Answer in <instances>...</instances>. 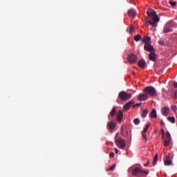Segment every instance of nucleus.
Masks as SVG:
<instances>
[{"label": "nucleus", "instance_id": "1", "mask_svg": "<svg viewBox=\"0 0 177 177\" xmlns=\"http://www.w3.org/2000/svg\"><path fill=\"white\" fill-rule=\"evenodd\" d=\"M148 16L151 17L153 21H149V17L145 18V24L147 26H152V27H157V23L160 21V17L157 15V12L154 10L150 8L147 12Z\"/></svg>", "mask_w": 177, "mask_h": 177}, {"label": "nucleus", "instance_id": "2", "mask_svg": "<svg viewBox=\"0 0 177 177\" xmlns=\"http://www.w3.org/2000/svg\"><path fill=\"white\" fill-rule=\"evenodd\" d=\"M115 144L118 147H119V149H125V140H124L122 138L120 137V133H117L115 136Z\"/></svg>", "mask_w": 177, "mask_h": 177}, {"label": "nucleus", "instance_id": "3", "mask_svg": "<svg viewBox=\"0 0 177 177\" xmlns=\"http://www.w3.org/2000/svg\"><path fill=\"white\" fill-rule=\"evenodd\" d=\"M131 173L133 176L140 177L143 175H149V171L145 170H142L140 167H134L131 169Z\"/></svg>", "mask_w": 177, "mask_h": 177}, {"label": "nucleus", "instance_id": "4", "mask_svg": "<svg viewBox=\"0 0 177 177\" xmlns=\"http://www.w3.org/2000/svg\"><path fill=\"white\" fill-rule=\"evenodd\" d=\"M143 92L146 93L147 96H150L151 97L157 95V91L154 87L151 86H148L145 87L143 90Z\"/></svg>", "mask_w": 177, "mask_h": 177}, {"label": "nucleus", "instance_id": "5", "mask_svg": "<svg viewBox=\"0 0 177 177\" xmlns=\"http://www.w3.org/2000/svg\"><path fill=\"white\" fill-rule=\"evenodd\" d=\"M118 97H120L121 100H129V99L132 97V94L127 93L125 91H121L119 93Z\"/></svg>", "mask_w": 177, "mask_h": 177}, {"label": "nucleus", "instance_id": "6", "mask_svg": "<svg viewBox=\"0 0 177 177\" xmlns=\"http://www.w3.org/2000/svg\"><path fill=\"white\" fill-rule=\"evenodd\" d=\"M163 138V143L165 145V146L168 147L169 146V145H171V133H169V131H167L166 133V137L164 138Z\"/></svg>", "mask_w": 177, "mask_h": 177}, {"label": "nucleus", "instance_id": "7", "mask_svg": "<svg viewBox=\"0 0 177 177\" xmlns=\"http://www.w3.org/2000/svg\"><path fill=\"white\" fill-rule=\"evenodd\" d=\"M149 128H150V123H147L146 124L145 127L144 128V129L142 132V136L143 139H145V142L149 140V139H147V137L146 136V133H147V131H149Z\"/></svg>", "mask_w": 177, "mask_h": 177}, {"label": "nucleus", "instance_id": "8", "mask_svg": "<svg viewBox=\"0 0 177 177\" xmlns=\"http://www.w3.org/2000/svg\"><path fill=\"white\" fill-rule=\"evenodd\" d=\"M127 60H128L129 63L132 64L133 63H136V62L138 60V57L135 54H131L128 56Z\"/></svg>", "mask_w": 177, "mask_h": 177}, {"label": "nucleus", "instance_id": "9", "mask_svg": "<svg viewBox=\"0 0 177 177\" xmlns=\"http://www.w3.org/2000/svg\"><path fill=\"white\" fill-rule=\"evenodd\" d=\"M122 118H124V111L120 110L116 113L115 120L117 122H121V121H122Z\"/></svg>", "mask_w": 177, "mask_h": 177}, {"label": "nucleus", "instance_id": "10", "mask_svg": "<svg viewBox=\"0 0 177 177\" xmlns=\"http://www.w3.org/2000/svg\"><path fill=\"white\" fill-rule=\"evenodd\" d=\"M144 49L147 50V52H154V47H153L150 43H146L144 46Z\"/></svg>", "mask_w": 177, "mask_h": 177}, {"label": "nucleus", "instance_id": "11", "mask_svg": "<svg viewBox=\"0 0 177 177\" xmlns=\"http://www.w3.org/2000/svg\"><path fill=\"white\" fill-rule=\"evenodd\" d=\"M147 99H149V95H147L146 93L140 94L138 97V100H139V102H145V100H147Z\"/></svg>", "mask_w": 177, "mask_h": 177}, {"label": "nucleus", "instance_id": "12", "mask_svg": "<svg viewBox=\"0 0 177 177\" xmlns=\"http://www.w3.org/2000/svg\"><path fill=\"white\" fill-rule=\"evenodd\" d=\"M115 127H117L115 122H109L107 124V129H109L111 132H113V130L115 129Z\"/></svg>", "mask_w": 177, "mask_h": 177}, {"label": "nucleus", "instance_id": "13", "mask_svg": "<svg viewBox=\"0 0 177 177\" xmlns=\"http://www.w3.org/2000/svg\"><path fill=\"white\" fill-rule=\"evenodd\" d=\"M135 102H133V100L129 101L125 105H124L123 110L124 111H128V110H129V109H131V106H132V104H133Z\"/></svg>", "mask_w": 177, "mask_h": 177}, {"label": "nucleus", "instance_id": "14", "mask_svg": "<svg viewBox=\"0 0 177 177\" xmlns=\"http://www.w3.org/2000/svg\"><path fill=\"white\" fill-rule=\"evenodd\" d=\"M161 113L162 115H164L165 117H167V115H168V114L169 113V107L165 106L162 108Z\"/></svg>", "mask_w": 177, "mask_h": 177}, {"label": "nucleus", "instance_id": "15", "mask_svg": "<svg viewBox=\"0 0 177 177\" xmlns=\"http://www.w3.org/2000/svg\"><path fill=\"white\" fill-rule=\"evenodd\" d=\"M172 31V26L169 24H167L163 29V32H171Z\"/></svg>", "mask_w": 177, "mask_h": 177}, {"label": "nucleus", "instance_id": "16", "mask_svg": "<svg viewBox=\"0 0 177 177\" xmlns=\"http://www.w3.org/2000/svg\"><path fill=\"white\" fill-rule=\"evenodd\" d=\"M149 59L151 62H156L157 60V55H156L154 51H152L149 53Z\"/></svg>", "mask_w": 177, "mask_h": 177}, {"label": "nucleus", "instance_id": "17", "mask_svg": "<svg viewBox=\"0 0 177 177\" xmlns=\"http://www.w3.org/2000/svg\"><path fill=\"white\" fill-rule=\"evenodd\" d=\"M128 15L129 17H132V19H135L136 16V11H135V10L133 9L129 10Z\"/></svg>", "mask_w": 177, "mask_h": 177}, {"label": "nucleus", "instance_id": "18", "mask_svg": "<svg viewBox=\"0 0 177 177\" xmlns=\"http://www.w3.org/2000/svg\"><path fill=\"white\" fill-rule=\"evenodd\" d=\"M171 153H169V156H167V159L165 160V165H171L172 164V161L170 160Z\"/></svg>", "mask_w": 177, "mask_h": 177}, {"label": "nucleus", "instance_id": "19", "mask_svg": "<svg viewBox=\"0 0 177 177\" xmlns=\"http://www.w3.org/2000/svg\"><path fill=\"white\" fill-rule=\"evenodd\" d=\"M151 118H157V111L156 109H153L149 115Z\"/></svg>", "mask_w": 177, "mask_h": 177}, {"label": "nucleus", "instance_id": "20", "mask_svg": "<svg viewBox=\"0 0 177 177\" xmlns=\"http://www.w3.org/2000/svg\"><path fill=\"white\" fill-rule=\"evenodd\" d=\"M142 41L144 42V44H150L151 41V37H145L142 38Z\"/></svg>", "mask_w": 177, "mask_h": 177}, {"label": "nucleus", "instance_id": "21", "mask_svg": "<svg viewBox=\"0 0 177 177\" xmlns=\"http://www.w3.org/2000/svg\"><path fill=\"white\" fill-rule=\"evenodd\" d=\"M138 66L140 68H145V67H146V63H145V61L140 60L138 62Z\"/></svg>", "mask_w": 177, "mask_h": 177}, {"label": "nucleus", "instance_id": "22", "mask_svg": "<svg viewBox=\"0 0 177 177\" xmlns=\"http://www.w3.org/2000/svg\"><path fill=\"white\" fill-rule=\"evenodd\" d=\"M115 114H117V109H115V107H113L110 112V115L111 117H114Z\"/></svg>", "mask_w": 177, "mask_h": 177}, {"label": "nucleus", "instance_id": "23", "mask_svg": "<svg viewBox=\"0 0 177 177\" xmlns=\"http://www.w3.org/2000/svg\"><path fill=\"white\" fill-rule=\"evenodd\" d=\"M149 113V110H147V109H144L142 111V117L143 118H146L147 114Z\"/></svg>", "mask_w": 177, "mask_h": 177}, {"label": "nucleus", "instance_id": "24", "mask_svg": "<svg viewBox=\"0 0 177 177\" xmlns=\"http://www.w3.org/2000/svg\"><path fill=\"white\" fill-rule=\"evenodd\" d=\"M142 39V36H140V35H137L134 37V40L136 41V42H139V41H140Z\"/></svg>", "mask_w": 177, "mask_h": 177}, {"label": "nucleus", "instance_id": "25", "mask_svg": "<svg viewBox=\"0 0 177 177\" xmlns=\"http://www.w3.org/2000/svg\"><path fill=\"white\" fill-rule=\"evenodd\" d=\"M167 120L172 124H175V117H172V116L168 117Z\"/></svg>", "mask_w": 177, "mask_h": 177}, {"label": "nucleus", "instance_id": "26", "mask_svg": "<svg viewBox=\"0 0 177 177\" xmlns=\"http://www.w3.org/2000/svg\"><path fill=\"white\" fill-rule=\"evenodd\" d=\"M158 160V154H156L154 156L153 161V165H156L157 164Z\"/></svg>", "mask_w": 177, "mask_h": 177}, {"label": "nucleus", "instance_id": "27", "mask_svg": "<svg viewBox=\"0 0 177 177\" xmlns=\"http://www.w3.org/2000/svg\"><path fill=\"white\" fill-rule=\"evenodd\" d=\"M133 122L135 125H139V124H140V120L138 118H136L133 120Z\"/></svg>", "mask_w": 177, "mask_h": 177}, {"label": "nucleus", "instance_id": "28", "mask_svg": "<svg viewBox=\"0 0 177 177\" xmlns=\"http://www.w3.org/2000/svg\"><path fill=\"white\" fill-rule=\"evenodd\" d=\"M115 169V165H113L111 167L108 168V171H114Z\"/></svg>", "mask_w": 177, "mask_h": 177}, {"label": "nucleus", "instance_id": "29", "mask_svg": "<svg viewBox=\"0 0 177 177\" xmlns=\"http://www.w3.org/2000/svg\"><path fill=\"white\" fill-rule=\"evenodd\" d=\"M158 44H160L162 46H164V45H165V41H164V40H160L158 41Z\"/></svg>", "mask_w": 177, "mask_h": 177}, {"label": "nucleus", "instance_id": "30", "mask_svg": "<svg viewBox=\"0 0 177 177\" xmlns=\"http://www.w3.org/2000/svg\"><path fill=\"white\" fill-rule=\"evenodd\" d=\"M135 30V28L133 27V26H130V32L132 33L133 32V30Z\"/></svg>", "mask_w": 177, "mask_h": 177}, {"label": "nucleus", "instance_id": "31", "mask_svg": "<svg viewBox=\"0 0 177 177\" xmlns=\"http://www.w3.org/2000/svg\"><path fill=\"white\" fill-rule=\"evenodd\" d=\"M171 110H172L173 111H176V110H177L176 106L172 105V106H171Z\"/></svg>", "mask_w": 177, "mask_h": 177}, {"label": "nucleus", "instance_id": "32", "mask_svg": "<svg viewBox=\"0 0 177 177\" xmlns=\"http://www.w3.org/2000/svg\"><path fill=\"white\" fill-rule=\"evenodd\" d=\"M170 5L171 6H176V1H171V2H170Z\"/></svg>", "mask_w": 177, "mask_h": 177}, {"label": "nucleus", "instance_id": "33", "mask_svg": "<svg viewBox=\"0 0 177 177\" xmlns=\"http://www.w3.org/2000/svg\"><path fill=\"white\" fill-rule=\"evenodd\" d=\"M120 133H121V135H124V126L121 127Z\"/></svg>", "mask_w": 177, "mask_h": 177}, {"label": "nucleus", "instance_id": "34", "mask_svg": "<svg viewBox=\"0 0 177 177\" xmlns=\"http://www.w3.org/2000/svg\"><path fill=\"white\" fill-rule=\"evenodd\" d=\"M160 131H161V134L162 136V138H164V136L165 135V131L163 130V129H161Z\"/></svg>", "mask_w": 177, "mask_h": 177}, {"label": "nucleus", "instance_id": "35", "mask_svg": "<svg viewBox=\"0 0 177 177\" xmlns=\"http://www.w3.org/2000/svg\"><path fill=\"white\" fill-rule=\"evenodd\" d=\"M110 158H114V152H111L109 154Z\"/></svg>", "mask_w": 177, "mask_h": 177}, {"label": "nucleus", "instance_id": "36", "mask_svg": "<svg viewBox=\"0 0 177 177\" xmlns=\"http://www.w3.org/2000/svg\"><path fill=\"white\" fill-rule=\"evenodd\" d=\"M147 165H150V160L148 159L147 161V164L145 165V167H147Z\"/></svg>", "mask_w": 177, "mask_h": 177}, {"label": "nucleus", "instance_id": "37", "mask_svg": "<svg viewBox=\"0 0 177 177\" xmlns=\"http://www.w3.org/2000/svg\"><path fill=\"white\" fill-rule=\"evenodd\" d=\"M135 106H136L137 107H140V106H142V103L136 104Z\"/></svg>", "mask_w": 177, "mask_h": 177}, {"label": "nucleus", "instance_id": "38", "mask_svg": "<svg viewBox=\"0 0 177 177\" xmlns=\"http://www.w3.org/2000/svg\"><path fill=\"white\" fill-rule=\"evenodd\" d=\"M174 88H177V82H175V83L174 84Z\"/></svg>", "mask_w": 177, "mask_h": 177}, {"label": "nucleus", "instance_id": "39", "mask_svg": "<svg viewBox=\"0 0 177 177\" xmlns=\"http://www.w3.org/2000/svg\"><path fill=\"white\" fill-rule=\"evenodd\" d=\"M174 96H175V97L177 99V91L175 92Z\"/></svg>", "mask_w": 177, "mask_h": 177}, {"label": "nucleus", "instance_id": "40", "mask_svg": "<svg viewBox=\"0 0 177 177\" xmlns=\"http://www.w3.org/2000/svg\"><path fill=\"white\" fill-rule=\"evenodd\" d=\"M115 151L116 153H118V149L115 148Z\"/></svg>", "mask_w": 177, "mask_h": 177}, {"label": "nucleus", "instance_id": "41", "mask_svg": "<svg viewBox=\"0 0 177 177\" xmlns=\"http://www.w3.org/2000/svg\"><path fill=\"white\" fill-rule=\"evenodd\" d=\"M160 124H161V125H165V123H164L163 121H161V122H160Z\"/></svg>", "mask_w": 177, "mask_h": 177}, {"label": "nucleus", "instance_id": "42", "mask_svg": "<svg viewBox=\"0 0 177 177\" xmlns=\"http://www.w3.org/2000/svg\"><path fill=\"white\" fill-rule=\"evenodd\" d=\"M133 74H134V75H135V72H133Z\"/></svg>", "mask_w": 177, "mask_h": 177}, {"label": "nucleus", "instance_id": "43", "mask_svg": "<svg viewBox=\"0 0 177 177\" xmlns=\"http://www.w3.org/2000/svg\"><path fill=\"white\" fill-rule=\"evenodd\" d=\"M133 107H135V105H133Z\"/></svg>", "mask_w": 177, "mask_h": 177}]
</instances>
